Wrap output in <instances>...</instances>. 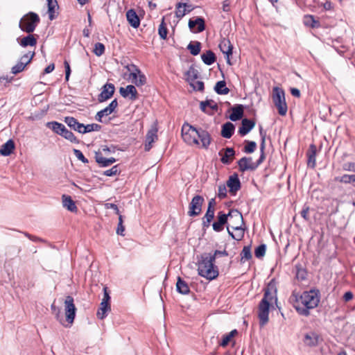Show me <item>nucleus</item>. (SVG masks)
I'll return each mask as SVG.
<instances>
[{"label": "nucleus", "instance_id": "f257e3e1", "mask_svg": "<svg viewBox=\"0 0 355 355\" xmlns=\"http://www.w3.org/2000/svg\"><path fill=\"white\" fill-rule=\"evenodd\" d=\"M228 252L216 250L213 253H202L197 256L198 274L207 280L211 281L216 279L219 275L218 268L214 262L216 258L227 257Z\"/></svg>", "mask_w": 355, "mask_h": 355}, {"label": "nucleus", "instance_id": "f03ea898", "mask_svg": "<svg viewBox=\"0 0 355 355\" xmlns=\"http://www.w3.org/2000/svg\"><path fill=\"white\" fill-rule=\"evenodd\" d=\"M277 282L274 279H271L264 288L263 297L260 301L258 306V317L259 324L261 327L266 325L268 320V315L270 307H273L275 304L277 306Z\"/></svg>", "mask_w": 355, "mask_h": 355}, {"label": "nucleus", "instance_id": "7ed1b4c3", "mask_svg": "<svg viewBox=\"0 0 355 355\" xmlns=\"http://www.w3.org/2000/svg\"><path fill=\"white\" fill-rule=\"evenodd\" d=\"M288 302L298 314L308 316L311 309V290L304 291L302 293L293 291L289 297Z\"/></svg>", "mask_w": 355, "mask_h": 355}, {"label": "nucleus", "instance_id": "20e7f679", "mask_svg": "<svg viewBox=\"0 0 355 355\" xmlns=\"http://www.w3.org/2000/svg\"><path fill=\"white\" fill-rule=\"evenodd\" d=\"M228 218H234L240 221L241 224H244L242 214L237 209H231L228 214H225L223 211H219L217 216V221L212 224L213 230L215 232H220L223 230V226L227 223Z\"/></svg>", "mask_w": 355, "mask_h": 355}, {"label": "nucleus", "instance_id": "39448f33", "mask_svg": "<svg viewBox=\"0 0 355 355\" xmlns=\"http://www.w3.org/2000/svg\"><path fill=\"white\" fill-rule=\"evenodd\" d=\"M40 22L39 15L34 12H29L21 17L19 27L23 32L32 33Z\"/></svg>", "mask_w": 355, "mask_h": 355}, {"label": "nucleus", "instance_id": "423d86ee", "mask_svg": "<svg viewBox=\"0 0 355 355\" xmlns=\"http://www.w3.org/2000/svg\"><path fill=\"white\" fill-rule=\"evenodd\" d=\"M272 101L278 110V113L281 116L286 115L288 107L285 99V92L282 88L275 87L272 89Z\"/></svg>", "mask_w": 355, "mask_h": 355}, {"label": "nucleus", "instance_id": "0eeeda50", "mask_svg": "<svg viewBox=\"0 0 355 355\" xmlns=\"http://www.w3.org/2000/svg\"><path fill=\"white\" fill-rule=\"evenodd\" d=\"M128 70L132 71L129 75V78L131 82L136 86H143L146 83V77L141 73V70L135 64H132L128 67Z\"/></svg>", "mask_w": 355, "mask_h": 355}, {"label": "nucleus", "instance_id": "6e6552de", "mask_svg": "<svg viewBox=\"0 0 355 355\" xmlns=\"http://www.w3.org/2000/svg\"><path fill=\"white\" fill-rule=\"evenodd\" d=\"M205 202V199L202 196L196 195L189 205L188 215L191 217H195L200 214L202 206Z\"/></svg>", "mask_w": 355, "mask_h": 355}, {"label": "nucleus", "instance_id": "1a4fd4ad", "mask_svg": "<svg viewBox=\"0 0 355 355\" xmlns=\"http://www.w3.org/2000/svg\"><path fill=\"white\" fill-rule=\"evenodd\" d=\"M295 277L302 286H307L310 284L309 272L304 264L297 263L295 267Z\"/></svg>", "mask_w": 355, "mask_h": 355}, {"label": "nucleus", "instance_id": "9d476101", "mask_svg": "<svg viewBox=\"0 0 355 355\" xmlns=\"http://www.w3.org/2000/svg\"><path fill=\"white\" fill-rule=\"evenodd\" d=\"M191 127H193L187 123H185L182 128V137L183 140L189 145L199 144V141L196 138L197 133L193 131Z\"/></svg>", "mask_w": 355, "mask_h": 355}, {"label": "nucleus", "instance_id": "9b49d317", "mask_svg": "<svg viewBox=\"0 0 355 355\" xmlns=\"http://www.w3.org/2000/svg\"><path fill=\"white\" fill-rule=\"evenodd\" d=\"M64 311L67 321L69 324H72L76 316V308L74 304L73 297L71 295L66 297L64 300Z\"/></svg>", "mask_w": 355, "mask_h": 355}, {"label": "nucleus", "instance_id": "f8f14e48", "mask_svg": "<svg viewBox=\"0 0 355 355\" xmlns=\"http://www.w3.org/2000/svg\"><path fill=\"white\" fill-rule=\"evenodd\" d=\"M190 128L197 133V136L201 141L202 148L207 149L211 141L210 134L202 128H196V127H191Z\"/></svg>", "mask_w": 355, "mask_h": 355}, {"label": "nucleus", "instance_id": "ddd939ff", "mask_svg": "<svg viewBox=\"0 0 355 355\" xmlns=\"http://www.w3.org/2000/svg\"><path fill=\"white\" fill-rule=\"evenodd\" d=\"M114 91L115 87L112 83H107L105 84L102 87L101 92L98 96V102L103 103L110 98L113 96Z\"/></svg>", "mask_w": 355, "mask_h": 355}, {"label": "nucleus", "instance_id": "4468645a", "mask_svg": "<svg viewBox=\"0 0 355 355\" xmlns=\"http://www.w3.org/2000/svg\"><path fill=\"white\" fill-rule=\"evenodd\" d=\"M254 163L251 157H243L237 162L239 169L243 173L247 171H253L256 170Z\"/></svg>", "mask_w": 355, "mask_h": 355}, {"label": "nucleus", "instance_id": "2eb2a0df", "mask_svg": "<svg viewBox=\"0 0 355 355\" xmlns=\"http://www.w3.org/2000/svg\"><path fill=\"white\" fill-rule=\"evenodd\" d=\"M227 187H229V191L232 195H236V192L241 189V184L238 174L234 173L230 175L227 181Z\"/></svg>", "mask_w": 355, "mask_h": 355}, {"label": "nucleus", "instance_id": "dca6fc26", "mask_svg": "<svg viewBox=\"0 0 355 355\" xmlns=\"http://www.w3.org/2000/svg\"><path fill=\"white\" fill-rule=\"evenodd\" d=\"M235 150L233 148L227 147L226 148L222 149L218 155L220 156V162L223 164H230L235 157Z\"/></svg>", "mask_w": 355, "mask_h": 355}, {"label": "nucleus", "instance_id": "f3484780", "mask_svg": "<svg viewBox=\"0 0 355 355\" xmlns=\"http://www.w3.org/2000/svg\"><path fill=\"white\" fill-rule=\"evenodd\" d=\"M218 47L222 53L226 55L227 62L231 64L230 56L232 55L233 45L230 40L225 37L221 39Z\"/></svg>", "mask_w": 355, "mask_h": 355}, {"label": "nucleus", "instance_id": "a211bd4d", "mask_svg": "<svg viewBox=\"0 0 355 355\" xmlns=\"http://www.w3.org/2000/svg\"><path fill=\"white\" fill-rule=\"evenodd\" d=\"M118 106V102L117 100L115 98L113 101H111V103L105 107L104 109L101 110V111L98 112L95 116V119L96 121L99 122H102V118L104 116H107L112 112H114L115 109Z\"/></svg>", "mask_w": 355, "mask_h": 355}, {"label": "nucleus", "instance_id": "6ab92c4d", "mask_svg": "<svg viewBox=\"0 0 355 355\" xmlns=\"http://www.w3.org/2000/svg\"><path fill=\"white\" fill-rule=\"evenodd\" d=\"M64 123L72 130L80 134H84L85 125L80 123L73 116H66L64 119Z\"/></svg>", "mask_w": 355, "mask_h": 355}, {"label": "nucleus", "instance_id": "aec40b11", "mask_svg": "<svg viewBox=\"0 0 355 355\" xmlns=\"http://www.w3.org/2000/svg\"><path fill=\"white\" fill-rule=\"evenodd\" d=\"M259 135H260L261 139V144H260L261 155L259 156V158L254 163V164L256 165V169L264 161V159L266 158V156L264 154V149H265V146H266V132L263 129V127L261 125L259 126Z\"/></svg>", "mask_w": 355, "mask_h": 355}, {"label": "nucleus", "instance_id": "412c9836", "mask_svg": "<svg viewBox=\"0 0 355 355\" xmlns=\"http://www.w3.org/2000/svg\"><path fill=\"white\" fill-rule=\"evenodd\" d=\"M157 129L155 127L152 128L150 129L146 135V140H145V147L144 149L146 151H149L151 148L153 147V143L155 141V140L157 139Z\"/></svg>", "mask_w": 355, "mask_h": 355}, {"label": "nucleus", "instance_id": "4be33fe9", "mask_svg": "<svg viewBox=\"0 0 355 355\" xmlns=\"http://www.w3.org/2000/svg\"><path fill=\"white\" fill-rule=\"evenodd\" d=\"M255 122L252 119H243L241 125L239 128L238 132L241 136H245L248 134L254 127Z\"/></svg>", "mask_w": 355, "mask_h": 355}, {"label": "nucleus", "instance_id": "5701e85b", "mask_svg": "<svg viewBox=\"0 0 355 355\" xmlns=\"http://www.w3.org/2000/svg\"><path fill=\"white\" fill-rule=\"evenodd\" d=\"M38 35L28 33V35L24 37L21 39L18 38L17 41L19 45L22 47H26L28 46H35L37 44V38Z\"/></svg>", "mask_w": 355, "mask_h": 355}, {"label": "nucleus", "instance_id": "b1692460", "mask_svg": "<svg viewBox=\"0 0 355 355\" xmlns=\"http://www.w3.org/2000/svg\"><path fill=\"white\" fill-rule=\"evenodd\" d=\"M95 160L98 163V164L101 167H107L114 162H116V159L114 157L105 158L103 156L101 152L98 151L95 153Z\"/></svg>", "mask_w": 355, "mask_h": 355}, {"label": "nucleus", "instance_id": "393cba45", "mask_svg": "<svg viewBox=\"0 0 355 355\" xmlns=\"http://www.w3.org/2000/svg\"><path fill=\"white\" fill-rule=\"evenodd\" d=\"M243 105L241 104H237L233 106L232 110V114L229 118L232 121H236L240 120L243 116Z\"/></svg>", "mask_w": 355, "mask_h": 355}, {"label": "nucleus", "instance_id": "a878e982", "mask_svg": "<svg viewBox=\"0 0 355 355\" xmlns=\"http://www.w3.org/2000/svg\"><path fill=\"white\" fill-rule=\"evenodd\" d=\"M126 18L128 23L135 28H137L140 25L139 18L134 9H130L126 12Z\"/></svg>", "mask_w": 355, "mask_h": 355}, {"label": "nucleus", "instance_id": "bb28decb", "mask_svg": "<svg viewBox=\"0 0 355 355\" xmlns=\"http://www.w3.org/2000/svg\"><path fill=\"white\" fill-rule=\"evenodd\" d=\"M197 26L196 33L202 32L205 29V19L202 17H198L195 19H189V27L191 30H193V28Z\"/></svg>", "mask_w": 355, "mask_h": 355}, {"label": "nucleus", "instance_id": "cd10ccee", "mask_svg": "<svg viewBox=\"0 0 355 355\" xmlns=\"http://www.w3.org/2000/svg\"><path fill=\"white\" fill-rule=\"evenodd\" d=\"M207 107H209L211 110H212L214 111H218V104L216 103H215L211 99L201 101L200 103V108L202 110V112H203L206 114H210L211 112H209L207 110Z\"/></svg>", "mask_w": 355, "mask_h": 355}, {"label": "nucleus", "instance_id": "c85d7f7f", "mask_svg": "<svg viewBox=\"0 0 355 355\" xmlns=\"http://www.w3.org/2000/svg\"><path fill=\"white\" fill-rule=\"evenodd\" d=\"M49 19L52 21L57 17L55 10L59 9L57 0H47Z\"/></svg>", "mask_w": 355, "mask_h": 355}, {"label": "nucleus", "instance_id": "c756f323", "mask_svg": "<svg viewBox=\"0 0 355 355\" xmlns=\"http://www.w3.org/2000/svg\"><path fill=\"white\" fill-rule=\"evenodd\" d=\"M235 130V126L231 122H227L222 125L221 136L226 139H230L233 135Z\"/></svg>", "mask_w": 355, "mask_h": 355}, {"label": "nucleus", "instance_id": "7c9ffc66", "mask_svg": "<svg viewBox=\"0 0 355 355\" xmlns=\"http://www.w3.org/2000/svg\"><path fill=\"white\" fill-rule=\"evenodd\" d=\"M62 205L63 207L67 208L69 211L71 212H76L78 208L75 204V202L73 200L71 196L67 195H62Z\"/></svg>", "mask_w": 355, "mask_h": 355}, {"label": "nucleus", "instance_id": "2f4dec72", "mask_svg": "<svg viewBox=\"0 0 355 355\" xmlns=\"http://www.w3.org/2000/svg\"><path fill=\"white\" fill-rule=\"evenodd\" d=\"M15 147V142L12 139H9L1 146L0 154L3 156H8L12 153Z\"/></svg>", "mask_w": 355, "mask_h": 355}, {"label": "nucleus", "instance_id": "473e14b6", "mask_svg": "<svg viewBox=\"0 0 355 355\" xmlns=\"http://www.w3.org/2000/svg\"><path fill=\"white\" fill-rule=\"evenodd\" d=\"M110 311V304L105 302H101L100 304V307L96 313L97 318L101 320L104 319L107 316V313Z\"/></svg>", "mask_w": 355, "mask_h": 355}, {"label": "nucleus", "instance_id": "72a5a7b5", "mask_svg": "<svg viewBox=\"0 0 355 355\" xmlns=\"http://www.w3.org/2000/svg\"><path fill=\"white\" fill-rule=\"evenodd\" d=\"M176 290L179 293L182 295H187L190 293V289L187 283L180 277H178L177 279Z\"/></svg>", "mask_w": 355, "mask_h": 355}, {"label": "nucleus", "instance_id": "f704fd0d", "mask_svg": "<svg viewBox=\"0 0 355 355\" xmlns=\"http://www.w3.org/2000/svg\"><path fill=\"white\" fill-rule=\"evenodd\" d=\"M46 127L51 129L55 133L61 136L62 132L67 129V128L61 123L57 121H51L46 123Z\"/></svg>", "mask_w": 355, "mask_h": 355}, {"label": "nucleus", "instance_id": "c9c22d12", "mask_svg": "<svg viewBox=\"0 0 355 355\" xmlns=\"http://www.w3.org/2000/svg\"><path fill=\"white\" fill-rule=\"evenodd\" d=\"M201 58L202 62L207 65H211L216 61V56L211 50H208L205 53H202Z\"/></svg>", "mask_w": 355, "mask_h": 355}, {"label": "nucleus", "instance_id": "e433bc0d", "mask_svg": "<svg viewBox=\"0 0 355 355\" xmlns=\"http://www.w3.org/2000/svg\"><path fill=\"white\" fill-rule=\"evenodd\" d=\"M184 75L187 76V81L189 83L193 82L200 76L198 71L194 67V65L193 64L189 67V70L184 73Z\"/></svg>", "mask_w": 355, "mask_h": 355}, {"label": "nucleus", "instance_id": "4c0bfd02", "mask_svg": "<svg viewBox=\"0 0 355 355\" xmlns=\"http://www.w3.org/2000/svg\"><path fill=\"white\" fill-rule=\"evenodd\" d=\"M242 225L239 226H232V228L234 230H236L237 232L234 234L230 230L229 227H227V232L229 235L233 239L236 241H241L243 236H244V229L242 227Z\"/></svg>", "mask_w": 355, "mask_h": 355}, {"label": "nucleus", "instance_id": "58836bf2", "mask_svg": "<svg viewBox=\"0 0 355 355\" xmlns=\"http://www.w3.org/2000/svg\"><path fill=\"white\" fill-rule=\"evenodd\" d=\"M214 209L207 208V212L202 218V227H209L211 220L214 218Z\"/></svg>", "mask_w": 355, "mask_h": 355}, {"label": "nucleus", "instance_id": "ea45409f", "mask_svg": "<svg viewBox=\"0 0 355 355\" xmlns=\"http://www.w3.org/2000/svg\"><path fill=\"white\" fill-rule=\"evenodd\" d=\"M214 91L218 94H227L230 92V89L226 86V83L225 80L218 81L214 87Z\"/></svg>", "mask_w": 355, "mask_h": 355}, {"label": "nucleus", "instance_id": "a19ab883", "mask_svg": "<svg viewBox=\"0 0 355 355\" xmlns=\"http://www.w3.org/2000/svg\"><path fill=\"white\" fill-rule=\"evenodd\" d=\"M238 334V331L236 329H234L231 331L230 333L225 334L223 336V339L221 342L219 343L220 346L223 347H225L228 344L231 342L233 337Z\"/></svg>", "mask_w": 355, "mask_h": 355}, {"label": "nucleus", "instance_id": "79ce46f5", "mask_svg": "<svg viewBox=\"0 0 355 355\" xmlns=\"http://www.w3.org/2000/svg\"><path fill=\"white\" fill-rule=\"evenodd\" d=\"M187 49L189 50L191 55H197L200 52L201 43L198 41L191 42L187 46Z\"/></svg>", "mask_w": 355, "mask_h": 355}, {"label": "nucleus", "instance_id": "37998d69", "mask_svg": "<svg viewBox=\"0 0 355 355\" xmlns=\"http://www.w3.org/2000/svg\"><path fill=\"white\" fill-rule=\"evenodd\" d=\"M241 262L244 263L252 259V252L250 245L244 246L241 254Z\"/></svg>", "mask_w": 355, "mask_h": 355}, {"label": "nucleus", "instance_id": "c03bdc74", "mask_svg": "<svg viewBox=\"0 0 355 355\" xmlns=\"http://www.w3.org/2000/svg\"><path fill=\"white\" fill-rule=\"evenodd\" d=\"M187 3H178L176 4V10H175V16L181 19L187 13Z\"/></svg>", "mask_w": 355, "mask_h": 355}, {"label": "nucleus", "instance_id": "a18cd8bd", "mask_svg": "<svg viewBox=\"0 0 355 355\" xmlns=\"http://www.w3.org/2000/svg\"><path fill=\"white\" fill-rule=\"evenodd\" d=\"M61 136L64 137L65 139L71 141L74 144H79L80 140L74 135V134L69 130L67 128L62 132Z\"/></svg>", "mask_w": 355, "mask_h": 355}, {"label": "nucleus", "instance_id": "49530a36", "mask_svg": "<svg viewBox=\"0 0 355 355\" xmlns=\"http://www.w3.org/2000/svg\"><path fill=\"white\" fill-rule=\"evenodd\" d=\"M336 180L345 184L354 183L355 182V175L345 174L341 177L336 178Z\"/></svg>", "mask_w": 355, "mask_h": 355}, {"label": "nucleus", "instance_id": "de8ad7c7", "mask_svg": "<svg viewBox=\"0 0 355 355\" xmlns=\"http://www.w3.org/2000/svg\"><path fill=\"white\" fill-rule=\"evenodd\" d=\"M158 34L162 39H166L168 34V29L166 28V24L164 22V17L162 18V22L159 24L158 28Z\"/></svg>", "mask_w": 355, "mask_h": 355}, {"label": "nucleus", "instance_id": "09e8293b", "mask_svg": "<svg viewBox=\"0 0 355 355\" xmlns=\"http://www.w3.org/2000/svg\"><path fill=\"white\" fill-rule=\"evenodd\" d=\"M246 145L244 146L243 151L245 153H252L257 148V144L252 141H245Z\"/></svg>", "mask_w": 355, "mask_h": 355}, {"label": "nucleus", "instance_id": "8fccbe9b", "mask_svg": "<svg viewBox=\"0 0 355 355\" xmlns=\"http://www.w3.org/2000/svg\"><path fill=\"white\" fill-rule=\"evenodd\" d=\"M320 300V291L312 288V309L318 306Z\"/></svg>", "mask_w": 355, "mask_h": 355}, {"label": "nucleus", "instance_id": "3c124183", "mask_svg": "<svg viewBox=\"0 0 355 355\" xmlns=\"http://www.w3.org/2000/svg\"><path fill=\"white\" fill-rule=\"evenodd\" d=\"M101 125L97 123H91L85 125L84 134L91 132L93 131H100L101 130Z\"/></svg>", "mask_w": 355, "mask_h": 355}, {"label": "nucleus", "instance_id": "603ef678", "mask_svg": "<svg viewBox=\"0 0 355 355\" xmlns=\"http://www.w3.org/2000/svg\"><path fill=\"white\" fill-rule=\"evenodd\" d=\"M105 46L101 42H97L94 45V49L93 50L94 53L97 56H101L105 53Z\"/></svg>", "mask_w": 355, "mask_h": 355}, {"label": "nucleus", "instance_id": "864d4df0", "mask_svg": "<svg viewBox=\"0 0 355 355\" xmlns=\"http://www.w3.org/2000/svg\"><path fill=\"white\" fill-rule=\"evenodd\" d=\"M266 250V244L259 245L254 250L255 257L258 259H261L264 257Z\"/></svg>", "mask_w": 355, "mask_h": 355}, {"label": "nucleus", "instance_id": "5fc2aeb1", "mask_svg": "<svg viewBox=\"0 0 355 355\" xmlns=\"http://www.w3.org/2000/svg\"><path fill=\"white\" fill-rule=\"evenodd\" d=\"M127 90L128 94L130 95L129 98L132 101H135L138 98V93L135 87L132 85H128L127 86Z\"/></svg>", "mask_w": 355, "mask_h": 355}, {"label": "nucleus", "instance_id": "6e6d98bb", "mask_svg": "<svg viewBox=\"0 0 355 355\" xmlns=\"http://www.w3.org/2000/svg\"><path fill=\"white\" fill-rule=\"evenodd\" d=\"M26 66V63H23L22 62H18L15 66H13L11 69L12 73L16 75L20 72H21Z\"/></svg>", "mask_w": 355, "mask_h": 355}, {"label": "nucleus", "instance_id": "4d7b16f0", "mask_svg": "<svg viewBox=\"0 0 355 355\" xmlns=\"http://www.w3.org/2000/svg\"><path fill=\"white\" fill-rule=\"evenodd\" d=\"M121 171L119 170V165L112 166L110 169L103 171V174L106 176H114L119 174Z\"/></svg>", "mask_w": 355, "mask_h": 355}, {"label": "nucleus", "instance_id": "13d9d810", "mask_svg": "<svg viewBox=\"0 0 355 355\" xmlns=\"http://www.w3.org/2000/svg\"><path fill=\"white\" fill-rule=\"evenodd\" d=\"M309 210L310 207L308 203H305L302 209L300 211V216L306 220H309Z\"/></svg>", "mask_w": 355, "mask_h": 355}, {"label": "nucleus", "instance_id": "bf43d9fd", "mask_svg": "<svg viewBox=\"0 0 355 355\" xmlns=\"http://www.w3.org/2000/svg\"><path fill=\"white\" fill-rule=\"evenodd\" d=\"M35 55V53L34 52H28L26 54H24L23 56H21V58H20V60L19 62H22L23 63H26V65L28 64L33 56Z\"/></svg>", "mask_w": 355, "mask_h": 355}, {"label": "nucleus", "instance_id": "052dcab7", "mask_svg": "<svg viewBox=\"0 0 355 355\" xmlns=\"http://www.w3.org/2000/svg\"><path fill=\"white\" fill-rule=\"evenodd\" d=\"M73 152L78 160L81 161L82 162H83L85 164H87L89 162L88 159L84 156V155L80 150L73 149Z\"/></svg>", "mask_w": 355, "mask_h": 355}, {"label": "nucleus", "instance_id": "680f3d73", "mask_svg": "<svg viewBox=\"0 0 355 355\" xmlns=\"http://www.w3.org/2000/svg\"><path fill=\"white\" fill-rule=\"evenodd\" d=\"M190 85L195 90L202 92L205 89V85L202 81L198 80L195 83L192 82L190 83Z\"/></svg>", "mask_w": 355, "mask_h": 355}, {"label": "nucleus", "instance_id": "e2e57ef3", "mask_svg": "<svg viewBox=\"0 0 355 355\" xmlns=\"http://www.w3.org/2000/svg\"><path fill=\"white\" fill-rule=\"evenodd\" d=\"M218 197L220 199H224L227 197V189L226 185L220 184L218 187Z\"/></svg>", "mask_w": 355, "mask_h": 355}, {"label": "nucleus", "instance_id": "0e129e2a", "mask_svg": "<svg viewBox=\"0 0 355 355\" xmlns=\"http://www.w3.org/2000/svg\"><path fill=\"white\" fill-rule=\"evenodd\" d=\"M64 69H65V80L68 81L69 79V76L71 75V67H70L69 63L67 60H65L64 61Z\"/></svg>", "mask_w": 355, "mask_h": 355}, {"label": "nucleus", "instance_id": "69168bd1", "mask_svg": "<svg viewBox=\"0 0 355 355\" xmlns=\"http://www.w3.org/2000/svg\"><path fill=\"white\" fill-rule=\"evenodd\" d=\"M343 168L345 171L355 172V163L354 162L345 163L343 164Z\"/></svg>", "mask_w": 355, "mask_h": 355}, {"label": "nucleus", "instance_id": "338daca9", "mask_svg": "<svg viewBox=\"0 0 355 355\" xmlns=\"http://www.w3.org/2000/svg\"><path fill=\"white\" fill-rule=\"evenodd\" d=\"M105 207L106 209H112L114 210L115 214L117 215H119V209L116 205H115L114 203H105Z\"/></svg>", "mask_w": 355, "mask_h": 355}, {"label": "nucleus", "instance_id": "774afa93", "mask_svg": "<svg viewBox=\"0 0 355 355\" xmlns=\"http://www.w3.org/2000/svg\"><path fill=\"white\" fill-rule=\"evenodd\" d=\"M51 309L52 312L55 314L56 318L58 320L60 318V309L57 307L54 303L51 304Z\"/></svg>", "mask_w": 355, "mask_h": 355}]
</instances>
